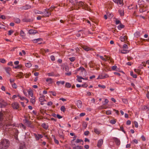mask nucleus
Here are the masks:
<instances>
[{"label": "nucleus", "instance_id": "obj_51", "mask_svg": "<svg viewBox=\"0 0 149 149\" xmlns=\"http://www.w3.org/2000/svg\"><path fill=\"white\" fill-rule=\"evenodd\" d=\"M123 48L124 49H127L128 48L127 45L125 44L123 46Z\"/></svg>", "mask_w": 149, "mask_h": 149}, {"label": "nucleus", "instance_id": "obj_64", "mask_svg": "<svg viewBox=\"0 0 149 149\" xmlns=\"http://www.w3.org/2000/svg\"><path fill=\"white\" fill-rule=\"evenodd\" d=\"M117 67L116 66V65H114V66H112V69L113 70H115L116 68Z\"/></svg>", "mask_w": 149, "mask_h": 149}, {"label": "nucleus", "instance_id": "obj_61", "mask_svg": "<svg viewBox=\"0 0 149 149\" xmlns=\"http://www.w3.org/2000/svg\"><path fill=\"white\" fill-rule=\"evenodd\" d=\"M8 65L10 66H13V62L12 61H10L9 62L8 64Z\"/></svg>", "mask_w": 149, "mask_h": 149}, {"label": "nucleus", "instance_id": "obj_55", "mask_svg": "<svg viewBox=\"0 0 149 149\" xmlns=\"http://www.w3.org/2000/svg\"><path fill=\"white\" fill-rule=\"evenodd\" d=\"M13 31L12 30H10V31H9L8 32V34L9 35H10L12 33H13Z\"/></svg>", "mask_w": 149, "mask_h": 149}, {"label": "nucleus", "instance_id": "obj_28", "mask_svg": "<svg viewBox=\"0 0 149 149\" xmlns=\"http://www.w3.org/2000/svg\"><path fill=\"white\" fill-rule=\"evenodd\" d=\"M124 27V26L122 24H120L118 26V28L119 30H120L122 29Z\"/></svg>", "mask_w": 149, "mask_h": 149}, {"label": "nucleus", "instance_id": "obj_2", "mask_svg": "<svg viewBox=\"0 0 149 149\" xmlns=\"http://www.w3.org/2000/svg\"><path fill=\"white\" fill-rule=\"evenodd\" d=\"M77 71H79V74L83 77L86 76L87 75V73L85 69L82 67H80L77 69Z\"/></svg>", "mask_w": 149, "mask_h": 149}, {"label": "nucleus", "instance_id": "obj_23", "mask_svg": "<svg viewBox=\"0 0 149 149\" xmlns=\"http://www.w3.org/2000/svg\"><path fill=\"white\" fill-rule=\"evenodd\" d=\"M30 7L29 5H26L25 6H23L22 7V8L24 10H27L29 9Z\"/></svg>", "mask_w": 149, "mask_h": 149}, {"label": "nucleus", "instance_id": "obj_17", "mask_svg": "<svg viewBox=\"0 0 149 149\" xmlns=\"http://www.w3.org/2000/svg\"><path fill=\"white\" fill-rule=\"evenodd\" d=\"M46 81L49 84H51L52 83V79L50 78H48L46 79Z\"/></svg>", "mask_w": 149, "mask_h": 149}, {"label": "nucleus", "instance_id": "obj_32", "mask_svg": "<svg viewBox=\"0 0 149 149\" xmlns=\"http://www.w3.org/2000/svg\"><path fill=\"white\" fill-rule=\"evenodd\" d=\"M71 145L73 147H74L73 146H76V143H76L75 142V141H71Z\"/></svg>", "mask_w": 149, "mask_h": 149}, {"label": "nucleus", "instance_id": "obj_29", "mask_svg": "<svg viewBox=\"0 0 149 149\" xmlns=\"http://www.w3.org/2000/svg\"><path fill=\"white\" fill-rule=\"evenodd\" d=\"M11 69L10 68V67H6L5 68V70L6 72L8 74H9V71Z\"/></svg>", "mask_w": 149, "mask_h": 149}, {"label": "nucleus", "instance_id": "obj_14", "mask_svg": "<svg viewBox=\"0 0 149 149\" xmlns=\"http://www.w3.org/2000/svg\"><path fill=\"white\" fill-rule=\"evenodd\" d=\"M37 31L35 30L30 29L29 30V33L30 34H35L37 33Z\"/></svg>", "mask_w": 149, "mask_h": 149}, {"label": "nucleus", "instance_id": "obj_6", "mask_svg": "<svg viewBox=\"0 0 149 149\" xmlns=\"http://www.w3.org/2000/svg\"><path fill=\"white\" fill-rule=\"evenodd\" d=\"M34 136H35L36 140H38L40 139H41L43 137V136L41 134H34Z\"/></svg>", "mask_w": 149, "mask_h": 149}, {"label": "nucleus", "instance_id": "obj_54", "mask_svg": "<svg viewBox=\"0 0 149 149\" xmlns=\"http://www.w3.org/2000/svg\"><path fill=\"white\" fill-rule=\"evenodd\" d=\"M98 86L100 87H101L102 88H106V86L104 85H101L100 84H99L98 85Z\"/></svg>", "mask_w": 149, "mask_h": 149}, {"label": "nucleus", "instance_id": "obj_42", "mask_svg": "<svg viewBox=\"0 0 149 149\" xmlns=\"http://www.w3.org/2000/svg\"><path fill=\"white\" fill-rule=\"evenodd\" d=\"M0 29H5V26L0 22Z\"/></svg>", "mask_w": 149, "mask_h": 149}, {"label": "nucleus", "instance_id": "obj_34", "mask_svg": "<svg viewBox=\"0 0 149 149\" xmlns=\"http://www.w3.org/2000/svg\"><path fill=\"white\" fill-rule=\"evenodd\" d=\"M36 100L35 98H32L31 99L30 102L32 104H34Z\"/></svg>", "mask_w": 149, "mask_h": 149}, {"label": "nucleus", "instance_id": "obj_45", "mask_svg": "<svg viewBox=\"0 0 149 149\" xmlns=\"http://www.w3.org/2000/svg\"><path fill=\"white\" fill-rule=\"evenodd\" d=\"M83 141L81 139H77L76 141H75V142L76 143H79Z\"/></svg>", "mask_w": 149, "mask_h": 149}, {"label": "nucleus", "instance_id": "obj_8", "mask_svg": "<svg viewBox=\"0 0 149 149\" xmlns=\"http://www.w3.org/2000/svg\"><path fill=\"white\" fill-rule=\"evenodd\" d=\"M103 141L102 139H101L98 140L97 143V146L98 147H100L102 145Z\"/></svg>", "mask_w": 149, "mask_h": 149}, {"label": "nucleus", "instance_id": "obj_13", "mask_svg": "<svg viewBox=\"0 0 149 149\" xmlns=\"http://www.w3.org/2000/svg\"><path fill=\"white\" fill-rule=\"evenodd\" d=\"M113 1L118 4L121 5L123 3V0H113Z\"/></svg>", "mask_w": 149, "mask_h": 149}, {"label": "nucleus", "instance_id": "obj_53", "mask_svg": "<svg viewBox=\"0 0 149 149\" xmlns=\"http://www.w3.org/2000/svg\"><path fill=\"white\" fill-rule=\"evenodd\" d=\"M3 116L2 113L0 112V121H1L3 119Z\"/></svg>", "mask_w": 149, "mask_h": 149}, {"label": "nucleus", "instance_id": "obj_60", "mask_svg": "<svg viewBox=\"0 0 149 149\" xmlns=\"http://www.w3.org/2000/svg\"><path fill=\"white\" fill-rule=\"evenodd\" d=\"M65 70L66 71L68 72L69 70V68L68 66H65Z\"/></svg>", "mask_w": 149, "mask_h": 149}, {"label": "nucleus", "instance_id": "obj_24", "mask_svg": "<svg viewBox=\"0 0 149 149\" xmlns=\"http://www.w3.org/2000/svg\"><path fill=\"white\" fill-rule=\"evenodd\" d=\"M94 132L97 134H99L101 132L99 130H98L96 128H95L94 129Z\"/></svg>", "mask_w": 149, "mask_h": 149}, {"label": "nucleus", "instance_id": "obj_19", "mask_svg": "<svg viewBox=\"0 0 149 149\" xmlns=\"http://www.w3.org/2000/svg\"><path fill=\"white\" fill-rule=\"evenodd\" d=\"M83 147L81 146H75L73 147V149H83Z\"/></svg>", "mask_w": 149, "mask_h": 149}, {"label": "nucleus", "instance_id": "obj_37", "mask_svg": "<svg viewBox=\"0 0 149 149\" xmlns=\"http://www.w3.org/2000/svg\"><path fill=\"white\" fill-rule=\"evenodd\" d=\"M71 86V84L69 83H66L65 84V86L67 88H70Z\"/></svg>", "mask_w": 149, "mask_h": 149}, {"label": "nucleus", "instance_id": "obj_41", "mask_svg": "<svg viewBox=\"0 0 149 149\" xmlns=\"http://www.w3.org/2000/svg\"><path fill=\"white\" fill-rule=\"evenodd\" d=\"M129 52V51L127 50H123L121 51V53L123 54H127V53H128Z\"/></svg>", "mask_w": 149, "mask_h": 149}, {"label": "nucleus", "instance_id": "obj_35", "mask_svg": "<svg viewBox=\"0 0 149 149\" xmlns=\"http://www.w3.org/2000/svg\"><path fill=\"white\" fill-rule=\"evenodd\" d=\"M130 75L134 78L137 77V75L136 74H133V72H130Z\"/></svg>", "mask_w": 149, "mask_h": 149}, {"label": "nucleus", "instance_id": "obj_16", "mask_svg": "<svg viewBox=\"0 0 149 149\" xmlns=\"http://www.w3.org/2000/svg\"><path fill=\"white\" fill-rule=\"evenodd\" d=\"M45 96L44 95H42L39 98V101L40 102H43L44 101H46L45 98Z\"/></svg>", "mask_w": 149, "mask_h": 149}, {"label": "nucleus", "instance_id": "obj_57", "mask_svg": "<svg viewBox=\"0 0 149 149\" xmlns=\"http://www.w3.org/2000/svg\"><path fill=\"white\" fill-rule=\"evenodd\" d=\"M50 58L51 60L52 61H54L55 60V57L54 56L52 55L50 56Z\"/></svg>", "mask_w": 149, "mask_h": 149}, {"label": "nucleus", "instance_id": "obj_10", "mask_svg": "<svg viewBox=\"0 0 149 149\" xmlns=\"http://www.w3.org/2000/svg\"><path fill=\"white\" fill-rule=\"evenodd\" d=\"M100 75L101 76V79H104L109 77L108 75L106 74H104Z\"/></svg>", "mask_w": 149, "mask_h": 149}, {"label": "nucleus", "instance_id": "obj_22", "mask_svg": "<svg viewBox=\"0 0 149 149\" xmlns=\"http://www.w3.org/2000/svg\"><path fill=\"white\" fill-rule=\"evenodd\" d=\"M77 81L79 82H82L81 79H82L83 77H80L79 76H77Z\"/></svg>", "mask_w": 149, "mask_h": 149}, {"label": "nucleus", "instance_id": "obj_3", "mask_svg": "<svg viewBox=\"0 0 149 149\" xmlns=\"http://www.w3.org/2000/svg\"><path fill=\"white\" fill-rule=\"evenodd\" d=\"M15 126V124H11L10 123H8L6 125H5L4 123H0V127L3 130L5 128V129L7 130L8 128L10 129L11 128V127L14 126Z\"/></svg>", "mask_w": 149, "mask_h": 149}, {"label": "nucleus", "instance_id": "obj_30", "mask_svg": "<svg viewBox=\"0 0 149 149\" xmlns=\"http://www.w3.org/2000/svg\"><path fill=\"white\" fill-rule=\"evenodd\" d=\"M41 125L45 129H47L48 127L47 125L45 123L42 124Z\"/></svg>", "mask_w": 149, "mask_h": 149}, {"label": "nucleus", "instance_id": "obj_56", "mask_svg": "<svg viewBox=\"0 0 149 149\" xmlns=\"http://www.w3.org/2000/svg\"><path fill=\"white\" fill-rule=\"evenodd\" d=\"M50 92L52 93V95L54 96H55L56 95V92L54 91H51Z\"/></svg>", "mask_w": 149, "mask_h": 149}, {"label": "nucleus", "instance_id": "obj_18", "mask_svg": "<svg viewBox=\"0 0 149 149\" xmlns=\"http://www.w3.org/2000/svg\"><path fill=\"white\" fill-rule=\"evenodd\" d=\"M126 37L125 36H122L120 37V39L122 42H123L126 39Z\"/></svg>", "mask_w": 149, "mask_h": 149}, {"label": "nucleus", "instance_id": "obj_7", "mask_svg": "<svg viewBox=\"0 0 149 149\" xmlns=\"http://www.w3.org/2000/svg\"><path fill=\"white\" fill-rule=\"evenodd\" d=\"M12 107L13 109H17L19 107V105L17 103L14 102L12 104Z\"/></svg>", "mask_w": 149, "mask_h": 149}, {"label": "nucleus", "instance_id": "obj_5", "mask_svg": "<svg viewBox=\"0 0 149 149\" xmlns=\"http://www.w3.org/2000/svg\"><path fill=\"white\" fill-rule=\"evenodd\" d=\"M76 104L78 108H81L82 104L81 101L79 100H77L76 102Z\"/></svg>", "mask_w": 149, "mask_h": 149}, {"label": "nucleus", "instance_id": "obj_48", "mask_svg": "<svg viewBox=\"0 0 149 149\" xmlns=\"http://www.w3.org/2000/svg\"><path fill=\"white\" fill-rule=\"evenodd\" d=\"M18 96L19 97L20 100H25V98L24 97H22L21 96L18 95Z\"/></svg>", "mask_w": 149, "mask_h": 149}, {"label": "nucleus", "instance_id": "obj_59", "mask_svg": "<svg viewBox=\"0 0 149 149\" xmlns=\"http://www.w3.org/2000/svg\"><path fill=\"white\" fill-rule=\"evenodd\" d=\"M83 126L85 128H86L87 126V124L86 123H84L83 124Z\"/></svg>", "mask_w": 149, "mask_h": 149}, {"label": "nucleus", "instance_id": "obj_27", "mask_svg": "<svg viewBox=\"0 0 149 149\" xmlns=\"http://www.w3.org/2000/svg\"><path fill=\"white\" fill-rule=\"evenodd\" d=\"M70 2L73 5L76 4L77 2V0H70Z\"/></svg>", "mask_w": 149, "mask_h": 149}, {"label": "nucleus", "instance_id": "obj_33", "mask_svg": "<svg viewBox=\"0 0 149 149\" xmlns=\"http://www.w3.org/2000/svg\"><path fill=\"white\" fill-rule=\"evenodd\" d=\"M110 123L112 124H114L116 123V121L115 119H112L110 120Z\"/></svg>", "mask_w": 149, "mask_h": 149}, {"label": "nucleus", "instance_id": "obj_25", "mask_svg": "<svg viewBox=\"0 0 149 149\" xmlns=\"http://www.w3.org/2000/svg\"><path fill=\"white\" fill-rule=\"evenodd\" d=\"M25 66H26V67L28 68H29L31 67L32 66L30 62L26 63L25 64Z\"/></svg>", "mask_w": 149, "mask_h": 149}, {"label": "nucleus", "instance_id": "obj_36", "mask_svg": "<svg viewBox=\"0 0 149 149\" xmlns=\"http://www.w3.org/2000/svg\"><path fill=\"white\" fill-rule=\"evenodd\" d=\"M20 34L21 36L24 37L25 36V33L23 31L21 30L20 32Z\"/></svg>", "mask_w": 149, "mask_h": 149}, {"label": "nucleus", "instance_id": "obj_46", "mask_svg": "<svg viewBox=\"0 0 149 149\" xmlns=\"http://www.w3.org/2000/svg\"><path fill=\"white\" fill-rule=\"evenodd\" d=\"M19 126L21 128H23L24 129H25L26 128L25 126L22 124L21 123L19 124Z\"/></svg>", "mask_w": 149, "mask_h": 149}, {"label": "nucleus", "instance_id": "obj_21", "mask_svg": "<svg viewBox=\"0 0 149 149\" xmlns=\"http://www.w3.org/2000/svg\"><path fill=\"white\" fill-rule=\"evenodd\" d=\"M118 12L119 13L120 15V16H123L124 15V10L123 9H120L118 10Z\"/></svg>", "mask_w": 149, "mask_h": 149}, {"label": "nucleus", "instance_id": "obj_15", "mask_svg": "<svg viewBox=\"0 0 149 149\" xmlns=\"http://www.w3.org/2000/svg\"><path fill=\"white\" fill-rule=\"evenodd\" d=\"M42 39L41 38H38L34 39L33 40V41L34 43H36L42 41Z\"/></svg>", "mask_w": 149, "mask_h": 149}, {"label": "nucleus", "instance_id": "obj_43", "mask_svg": "<svg viewBox=\"0 0 149 149\" xmlns=\"http://www.w3.org/2000/svg\"><path fill=\"white\" fill-rule=\"evenodd\" d=\"M65 107L63 106H62L61 107V111L64 112L65 111Z\"/></svg>", "mask_w": 149, "mask_h": 149}, {"label": "nucleus", "instance_id": "obj_39", "mask_svg": "<svg viewBox=\"0 0 149 149\" xmlns=\"http://www.w3.org/2000/svg\"><path fill=\"white\" fill-rule=\"evenodd\" d=\"M25 147L24 144L20 145L18 149H24Z\"/></svg>", "mask_w": 149, "mask_h": 149}, {"label": "nucleus", "instance_id": "obj_26", "mask_svg": "<svg viewBox=\"0 0 149 149\" xmlns=\"http://www.w3.org/2000/svg\"><path fill=\"white\" fill-rule=\"evenodd\" d=\"M84 49L86 51H88L90 50H92V49L91 48H90L87 47H84Z\"/></svg>", "mask_w": 149, "mask_h": 149}, {"label": "nucleus", "instance_id": "obj_12", "mask_svg": "<svg viewBox=\"0 0 149 149\" xmlns=\"http://www.w3.org/2000/svg\"><path fill=\"white\" fill-rule=\"evenodd\" d=\"M114 140L117 145H119L120 144V142L119 139L117 138H115L114 139Z\"/></svg>", "mask_w": 149, "mask_h": 149}, {"label": "nucleus", "instance_id": "obj_52", "mask_svg": "<svg viewBox=\"0 0 149 149\" xmlns=\"http://www.w3.org/2000/svg\"><path fill=\"white\" fill-rule=\"evenodd\" d=\"M70 60L71 61H74L75 59V58L74 57H70L69 58Z\"/></svg>", "mask_w": 149, "mask_h": 149}, {"label": "nucleus", "instance_id": "obj_58", "mask_svg": "<svg viewBox=\"0 0 149 149\" xmlns=\"http://www.w3.org/2000/svg\"><path fill=\"white\" fill-rule=\"evenodd\" d=\"M65 75L69 76H70L71 74V72H68L65 73Z\"/></svg>", "mask_w": 149, "mask_h": 149}, {"label": "nucleus", "instance_id": "obj_11", "mask_svg": "<svg viewBox=\"0 0 149 149\" xmlns=\"http://www.w3.org/2000/svg\"><path fill=\"white\" fill-rule=\"evenodd\" d=\"M26 125L29 127H33V126L31 125V123L29 121L27 120H26L25 122Z\"/></svg>", "mask_w": 149, "mask_h": 149}, {"label": "nucleus", "instance_id": "obj_1", "mask_svg": "<svg viewBox=\"0 0 149 149\" xmlns=\"http://www.w3.org/2000/svg\"><path fill=\"white\" fill-rule=\"evenodd\" d=\"M9 141L6 139L2 140L0 143V149H6L9 147Z\"/></svg>", "mask_w": 149, "mask_h": 149}, {"label": "nucleus", "instance_id": "obj_38", "mask_svg": "<svg viewBox=\"0 0 149 149\" xmlns=\"http://www.w3.org/2000/svg\"><path fill=\"white\" fill-rule=\"evenodd\" d=\"M47 75L49 77L53 76H54V73L53 72L48 73Z\"/></svg>", "mask_w": 149, "mask_h": 149}, {"label": "nucleus", "instance_id": "obj_20", "mask_svg": "<svg viewBox=\"0 0 149 149\" xmlns=\"http://www.w3.org/2000/svg\"><path fill=\"white\" fill-rule=\"evenodd\" d=\"M56 83L58 86H59L60 84L63 85L65 83V81H56Z\"/></svg>", "mask_w": 149, "mask_h": 149}, {"label": "nucleus", "instance_id": "obj_63", "mask_svg": "<svg viewBox=\"0 0 149 149\" xmlns=\"http://www.w3.org/2000/svg\"><path fill=\"white\" fill-rule=\"evenodd\" d=\"M36 13H38V14H43V12L41 11H39V10L37 11V12H36Z\"/></svg>", "mask_w": 149, "mask_h": 149}, {"label": "nucleus", "instance_id": "obj_31", "mask_svg": "<svg viewBox=\"0 0 149 149\" xmlns=\"http://www.w3.org/2000/svg\"><path fill=\"white\" fill-rule=\"evenodd\" d=\"M15 22L17 23H19L20 22V20L18 18H16L14 19Z\"/></svg>", "mask_w": 149, "mask_h": 149}, {"label": "nucleus", "instance_id": "obj_49", "mask_svg": "<svg viewBox=\"0 0 149 149\" xmlns=\"http://www.w3.org/2000/svg\"><path fill=\"white\" fill-rule=\"evenodd\" d=\"M106 113L107 115H109L111 114V111L109 110L106 111Z\"/></svg>", "mask_w": 149, "mask_h": 149}, {"label": "nucleus", "instance_id": "obj_9", "mask_svg": "<svg viewBox=\"0 0 149 149\" xmlns=\"http://www.w3.org/2000/svg\"><path fill=\"white\" fill-rule=\"evenodd\" d=\"M76 5L83 7H85L86 6L85 4L84 3H83L81 1H79V2H77V3Z\"/></svg>", "mask_w": 149, "mask_h": 149}, {"label": "nucleus", "instance_id": "obj_4", "mask_svg": "<svg viewBox=\"0 0 149 149\" xmlns=\"http://www.w3.org/2000/svg\"><path fill=\"white\" fill-rule=\"evenodd\" d=\"M50 8H46L43 12V17H49L51 14Z\"/></svg>", "mask_w": 149, "mask_h": 149}, {"label": "nucleus", "instance_id": "obj_47", "mask_svg": "<svg viewBox=\"0 0 149 149\" xmlns=\"http://www.w3.org/2000/svg\"><path fill=\"white\" fill-rule=\"evenodd\" d=\"M134 125L135 127H136L137 128L138 127V123L137 122H136V121H134Z\"/></svg>", "mask_w": 149, "mask_h": 149}, {"label": "nucleus", "instance_id": "obj_50", "mask_svg": "<svg viewBox=\"0 0 149 149\" xmlns=\"http://www.w3.org/2000/svg\"><path fill=\"white\" fill-rule=\"evenodd\" d=\"M12 87L13 88H16L17 87V86L16 84L14 83L12 84Z\"/></svg>", "mask_w": 149, "mask_h": 149}, {"label": "nucleus", "instance_id": "obj_62", "mask_svg": "<svg viewBox=\"0 0 149 149\" xmlns=\"http://www.w3.org/2000/svg\"><path fill=\"white\" fill-rule=\"evenodd\" d=\"M6 61L4 59H0V62L2 63H4Z\"/></svg>", "mask_w": 149, "mask_h": 149}, {"label": "nucleus", "instance_id": "obj_40", "mask_svg": "<svg viewBox=\"0 0 149 149\" xmlns=\"http://www.w3.org/2000/svg\"><path fill=\"white\" fill-rule=\"evenodd\" d=\"M122 100L123 102L125 104H127L128 103L127 100L126 99H123Z\"/></svg>", "mask_w": 149, "mask_h": 149}, {"label": "nucleus", "instance_id": "obj_44", "mask_svg": "<svg viewBox=\"0 0 149 149\" xmlns=\"http://www.w3.org/2000/svg\"><path fill=\"white\" fill-rule=\"evenodd\" d=\"M28 94L31 97H33V92L31 91H29Z\"/></svg>", "mask_w": 149, "mask_h": 149}]
</instances>
